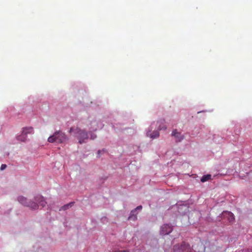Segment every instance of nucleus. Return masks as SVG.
I'll use <instances>...</instances> for the list:
<instances>
[{
    "label": "nucleus",
    "instance_id": "nucleus-7",
    "mask_svg": "<svg viewBox=\"0 0 252 252\" xmlns=\"http://www.w3.org/2000/svg\"><path fill=\"white\" fill-rule=\"evenodd\" d=\"M172 136L175 138L176 142H180L184 139V136L180 132H177V129L173 130Z\"/></svg>",
    "mask_w": 252,
    "mask_h": 252
},
{
    "label": "nucleus",
    "instance_id": "nucleus-12",
    "mask_svg": "<svg viewBox=\"0 0 252 252\" xmlns=\"http://www.w3.org/2000/svg\"><path fill=\"white\" fill-rule=\"evenodd\" d=\"M148 135L153 139L157 138L159 136V132L157 130L154 131L152 133H150V131L148 132Z\"/></svg>",
    "mask_w": 252,
    "mask_h": 252
},
{
    "label": "nucleus",
    "instance_id": "nucleus-4",
    "mask_svg": "<svg viewBox=\"0 0 252 252\" xmlns=\"http://www.w3.org/2000/svg\"><path fill=\"white\" fill-rule=\"evenodd\" d=\"M172 227L169 224H164L161 228L160 233L162 235L168 234L172 232Z\"/></svg>",
    "mask_w": 252,
    "mask_h": 252
},
{
    "label": "nucleus",
    "instance_id": "nucleus-19",
    "mask_svg": "<svg viewBox=\"0 0 252 252\" xmlns=\"http://www.w3.org/2000/svg\"><path fill=\"white\" fill-rule=\"evenodd\" d=\"M115 252H128L126 250H123V251H116Z\"/></svg>",
    "mask_w": 252,
    "mask_h": 252
},
{
    "label": "nucleus",
    "instance_id": "nucleus-14",
    "mask_svg": "<svg viewBox=\"0 0 252 252\" xmlns=\"http://www.w3.org/2000/svg\"><path fill=\"white\" fill-rule=\"evenodd\" d=\"M211 175L210 174H207L206 175H204L201 179V181L202 182H206L210 179H211Z\"/></svg>",
    "mask_w": 252,
    "mask_h": 252
},
{
    "label": "nucleus",
    "instance_id": "nucleus-20",
    "mask_svg": "<svg viewBox=\"0 0 252 252\" xmlns=\"http://www.w3.org/2000/svg\"><path fill=\"white\" fill-rule=\"evenodd\" d=\"M101 151L100 150L98 151L97 154L99 155Z\"/></svg>",
    "mask_w": 252,
    "mask_h": 252
},
{
    "label": "nucleus",
    "instance_id": "nucleus-2",
    "mask_svg": "<svg viewBox=\"0 0 252 252\" xmlns=\"http://www.w3.org/2000/svg\"><path fill=\"white\" fill-rule=\"evenodd\" d=\"M69 132L70 133L73 132L77 134V138L79 140V143L80 144L85 142V140L88 139V133L86 131L82 130L78 127H71Z\"/></svg>",
    "mask_w": 252,
    "mask_h": 252
},
{
    "label": "nucleus",
    "instance_id": "nucleus-8",
    "mask_svg": "<svg viewBox=\"0 0 252 252\" xmlns=\"http://www.w3.org/2000/svg\"><path fill=\"white\" fill-rule=\"evenodd\" d=\"M35 200L38 202L39 204L42 207H44L46 204V202L44 200L43 197L38 195L35 197Z\"/></svg>",
    "mask_w": 252,
    "mask_h": 252
},
{
    "label": "nucleus",
    "instance_id": "nucleus-11",
    "mask_svg": "<svg viewBox=\"0 0 252 252\" xmlns=\"http://www.w3.org/2000/svg\"><path fill=\"white\" fill-rule=\"evenodd\" d=\"M17 139L21 142H25L27 140V136L22 132L21 134L17 137Z\"/></svg>",
    "mask_w": 252,
    "mask_h": 252
},
{
    "label": "nucleus",
    "instance_id": "nucleus-16",
    "mask_svg": "<svg viewBox=\"0 0 252 252\" xmlns=\"http://www.w3.org/2000/svg\"><path fill=\"white\" fill-rule=\"evenodd\" d=\"M73 203H74L73 202H71L66 205H65L62 207V209L63 210H65L67 209L69 207L72 206V205L73 204Z\"/></svg>",
    "mask_w": 252,
    "mask_h": 252
},
{
    "label": "nucleus",
    "instance_id": "nucleus-5",
    "mask_svg": "<svg viewBox=\"0 0 252 252\" xmlns=\"http://www.w3.org/2000/svg\"><path fill=\"white\" fill-rule=\"evenodd\" d=\"M142 209V206L141 205L137 206L134 210H132L130 213V215L129 216L128 220H129L134 221L137 220V217L136 214H135L134 213L136 212L137 210H141Z\"/></svg>",
    "mask_w": 252,
    "mask_h": 252
},
{
    "label": "nucleus",
    "instance_id": "nucleus-10",
    "mask_svg": "<svg viewBox=\"0 0 252 252\" xmlns=\"http://www.w3.org/2000/svg\"><path fill=\"white\" fill-rule=\"evenodd\" d=\"M19 202L24 206H30L28 204L29 201H27V199L24 196H19L18 198Z\"/></svg>",
    "mask_w": 252,
    "mask_h": 252
},
{
    "label": "nucleus",
    "instance_id": "nucleus-1",
    "mask_svg": "<svg viewBox=\"0 0 252 252\" xmlns=\"http://www.w3.org/2000/svg\"><path fill=\"white\" fill-rule=\"evenodd\" d=\"M67 139L66 135L60 131H56L53 135L48 138V141L50 143L57 142L62 143Z\"/></svg>",
    "mask_w": 252,
    "mask_h": 252
},
{
    "label": "nucleus",
    "instance_id": "nucleus-3",
    "mask_svg": "<svg viewBox=\"0 0 252 252\" xmlns=\"http://www.w3.org/2000/svg\"><path fill=\"white\" fill-rule=\"evenodd\" d=\"M174 252H191V248L189 244L183 243L180 246L176 245L173 248Z\"/></svg>",
    "mask_w": 252,
    "mask_h": 252
},
{
    "label": "nucleus",
    "instance_id": "nucleus-13",
    "mask_svg": "<svg viewBox=\"0 0 252 252\" xmlns=\"http://www.w3.org/2000/svg\"><path fill=\"white\" fill-rule=\"evenodd\" d=\"M28 204L30 205V206H28L30 207L32 209L36 210L38 208V205L35 202L29 201Z\"/></svg>",
    "mask_w": 252,
    "mask_h": 252
},
{
    "label": "nucleus",
    "instance_id": "nucleus-17",
    "mask_svg": "<svg viewBox=\"0 0 252 252\" xmlns=\"http://www.w3.org/2000/svg\"><path fill=\"white\" fill-rule=\"evenodd\" d=\"M6 167V164H2L1 166H0V169L1 170H4V169H5Z\"/></svg>",
    "mask_w": 252,
    "mask_h": 252
},
{
    "label": "nucleus",
    "instance_id": "nucleus-18",
    "mask_svg": "<svg viewBox=\"0 0 252 252\" xmlns=\"http://www.w3.org/2000/svg\"><path fill=\"white\" fill-rule=\"evenodd\" d=\"M96 137V135H95V134H91V139H95Z\"/></svg>",
    "mask_w": 252,
    "mask_h": 252
},
{
    "label": "nucleus",
    "instance_id": "nucleus-9",
    "mask_svg": "<svg viewBox=\"0 0 252 252\" xmlns=\"http://www.w3.org/2000/svg\"><path fill=\"white\" fill-rule=\"evenodd\" d=\"M22 132L27 136L28 134L33 133V128L32 126L23 127Z\"/></svg>",
    "mask_w": 252,
    "mask_h": 252
},
{
    "label": "nucleus",
    "instance_id": "nucleus-6",
    "mask_svg": "<svg viewBox=\"0 0 252 252\" xmlns=\"http://www.w3.org/2000/svg\"><path fill=\"white\" fill-rule=\"evenodd\" d=\"M222 217L223 218H226L229 222H232L234 220V216L230 212L225 211L222 214Z\"/></svg>",
    "mask_w": 252,
    "mask_h": 252
},
{
    "label": "nucleus",
    "instance_id": "nucleus-15",
    "mask_svg": "<svg viewBox=\"0 0 252 252\" xmlns=\"http://www.w3.org/2000/svg\"><path fill=\"white\" fill-rule=\"evenodd\" d=\"M160 125H159L158 126V130H162V129H166V126L164 125V120H162L160 122Z\"/></svg>",
    "mask_w": 252,
    "mask_h": 252
}]
</instances>
